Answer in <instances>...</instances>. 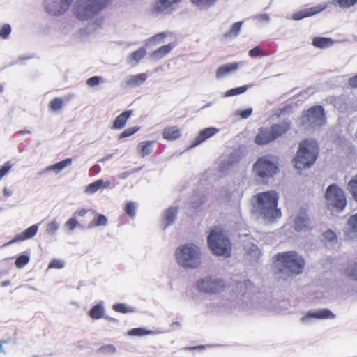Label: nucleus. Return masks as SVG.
Masks as SVG:
<instances>
[{
	"label": "nucleus",
	"instance_id": "61",
	"mask_svg": "<svg viewBox=\"0 0 357 357\" xmlns=\"http://www.w3.org/2000/svg\"><path fill=\"white\" fill-rule=\"evenodd\" d=\"M165 37H166V33H158V34H155V36H153L150 39V41L158 43L162 42Z\"/></svg>",
	"mask_w": 357,
	"mask_h": 357
},
{
	"label": "nucleus",
	"instance_id": "21",
	"mask_svg": "<svg viewBox=\"0 0 357 357\" xmlns=\"http://www.w3.org/2000/svg\"><path fill=\"white\" fill-rule=\"evenodd\" d=\"M219 132V130L218 128H215L214 127H209L203 129L199 132L198 135L192 141L190 147L193 148L195 146H197L198 145L201 144L202 142H205L210 137L214 136L215 134H217Z\"/></svg>",
	"mask_w": 357,
	"mask_h": 357
},
{
	"label": "nucleus",
	"instance_id": "8",
	"mask_svg": "<svg viewBox=\"0 0 357 357\" xmlns=\"http://www.w3.org/2000/svg\"><path fill=\"white\" fill-rule=\"evenodd\" d=\"M325 121V112L321 105L313 106L304 111L300 118L301 125L307 131L320 128L324 124Z\"/></svg>",
	"mask_w": 357,
	"mask_h": 357
},
{
	"label": "nucleus",
	"instance_id": "45",
	"mask_svg": "<svg viewBox=\"0 0 357 357\" xmlns=\"http://www.w3.org/2000/svg\"><path fill=\"white\" fill-rule=\"evenodd\" d=\"M146 54V49L144 47H141L130 54V59L135 61L136 63H138L145 56Z\"/></svg>",
	"mask_w": 357,
	"mask_h": 357
},
{
	"label": "nucleus",
	"instance_id": "35",
	"mask_svg": "<svg viewBox=\"0 0 357 357\" xmlns=\"http://www.w3.org/2000/svg\"><path fill=\"white\" fill-rule=\"evenodd\" d=\"M105 308L102 303H98L90 310L89 316L93 319H100L103 317Z\"/></svg>",
	"mask_w": 357,
	"mask_h": 357
},
{
	"label": "nucleus",
	"instance_id": "16",
	"mask_svg": "<svg viewBox=\"0 0 357 357\" xmlns=\"http://www.w3.org/2000/svg\"><path fill=\"white\" fill-rule=\"evenodd\" d=\"M248 306L250 313L259 312L265 314L273 311L272 302L268 298L255 297L252 299L250 305L248 304Z\"/></svg>",
	"mask_w": 357,
	"mask_h": 357
},
{
	"label": "nucleus",
	"instance_id": "4",
	"mask_svg": "<svg viewBox=\"0 0 357 357\" xmlns=\"http://www.w3.org/2000/svg\"><path fill=\"white\" fill-rule=\"evenodd\" d=\"M319 155V146L313 139H305L298 145L296 155L294 158L295 168L302 170L310 167Z\"/></svg>",
	"mask_w": 357,
	"mask_h": 357
},
{
	"label": "nucleus",
	"instance_id": "44",
	"mask_svg": "<svg viewBox=\"0 0 357 357\" xmlns=\"http://www.w3.org/2000/svg\"><path fill=\"white\" fill-rule=\"evenodd\" d=\"M348 188L354 199L357 202V176L352 178L348 183Z\"/></svg>",
	"mask_w": 357,
	"mask_h": 357
},
{
	"label": "nucleus",
	"instance_id": "53",
	"mask_svg": "<svg viewBox=\"0 0 357 357\" xmlns=\"http://www.w3.org/2000/svg\"><path fill=\"white\" fill-rule=\"evenodd\" d=\"M64 265H65V263L63 261H62L61 259H54L50 262V264L48 265V268H49L60 269V268H63Z\"/></svg>",
	"mask_w": 357,
	"mask_h": 357
},
{
	"label": "nucleus",
	"instance_id": "11",
	"mask_svg": "<svg viewBox=\"0 0 357 357\" xmlns=\"http://www.w3.org/2000/svg\"><path fill=\"white\" fill-rule=\"evenodd\" d=\"M225 287V280L213 275L204 276L196 282V287L199 291L206 294H219L224 290Z\"/></svg>",
	"mask_w": 357,
	"mask_h": 357
},
{
	"label": "nucleus",
	"instance_id": "37",
	"mask_svg": "<svg viewBox=\"0 0 357 357\" xmlns=\"http://www.w3.org/2000/svg\"><path fill=\"white\" fill-rule=\"evenodd\" d=\"M30 261V252H24L23 254L18 256L16 259L15 264L17 268H24Z\"/></svg>",
	"mask_w": 357,
	"mask_h": 357
},
{
	"label": "nucleus",
	"instance_id": "58",
	"mask_svg": "<svg viewBox=\"0 0 357 357\" xmlns=\"http://www.w3.org/2000/svg\"><path fill=\"white\" fill-rule=\"evenodd\" d=\"M248 54L250 56L255 57L258 55L266 56V53L264 52H261L260 48L258 46H257V47L251 49L249 51Z\"/></svg>",
	"mask_w": 357,
	"mask_h": 357
},
{
	"label": "nucleus",
	"instance_id": "34",
	"mask_svg": "<svg viewBox=\"0 0 357 357\" xmlns=\"http://www.w3.org/2000/svg\"><path fill=\"white\" fill-rule=\"evenodd\" d=\"M243 24L242 21L236 22L234 23L230 29L224 34V37L227 38H236L241 31Z\"/></svg>",
	"mask_w": 357,
	"mask_h": 357
},
{
	"label": "nucleus",
	"instance_id": "49",
	"mask_svg": "<svg viewBox=\"0 0 357 357\" xmlns=\"http://www.w3.org/2000/svg\"><path fill=\"white\" fill-rule=\"evenodd\" d=\"M345 271L349 277L357 281V263L351 264Z\"/></svg>",
	"mask_w": 357,
	"mask_h": 357
},
{
	"label": "nucleus",
	"instance_id": "55",
	"mask_svg": "<svg viewBox=\"0 0 357 357\" xmlns=\"http://www.w3.org/2000/svg\"><path fill=\"white\" fill-rule=\"evenodd\" d=\"M105 18L102 16L96 17L92 24L90 26H92V30L96 31L98 29H100L102 27V25L104 22Z\"/></svg>",
	"mask_w": 357,
	"mask_h": 357
},
{
	"label": "nucleus",
	"instance_id": "3",
	"mask_svg": "<svg viewBox=\"0 0 357 357\" xmlns=\"http://www.w3.org/2000/svg\"><path fill=\"white\" fill-rule=\"evenodd\" d=\"M114 0H77L73 8L75 16L86 21L98 15L109 7Z\"/></svg>",
	"mask_w": 357,
	"mask_h": 357
},
{
	"label": "nucleus",
	"instance_id": "32",
	"mask_svg": "<svg viewBox=\"0 0 357 357\" xmlns=\"http://www.w3.org/2000/svg\"><path fill=\"white\" fill-rule=\"evenodd\" d=\"M153 141H144L139 144L138 151L142 157L151 154L153 151Z\"/></svg>",
	"mask_w": 357,
	"mask_h": 357
},
{
	"label": "nucleus",
	"instance_id": "47",
	"mask_svg": "<svg viewBox=\"0 0 357 357\" xmlns=\"http://www.w3.org/2000/svg\"><path fill=\"white\" fill-rule=\"evenodd\" d=\"M248 255L252 261H257L261 255V251L256 245H252L248 251Z\"/></svg>",
	"mask_w": 357,
	"mask_h": 357
},
{
	"label": "nucleus",
	"instance_id": "64",
	"mask_svg": "<svg viewBox=\"0 0 357 357\" xmlns=\"http://www.w3.org/2000/svg\"><path fill=\"white\" fill-rule=\"evenodd\" d=\"M204 348H205V346L199 345V346H195V347H185L184 349L188 350V351H194V350L202 351Z\"/></svg>",
	"mask_w": 357,
	"mask_h": 357
},
{
	"label": "nucleus",
	"instance_id": "26",
	"mask_svg": "<svg viewBox=\"0 0 357 357\" xmlns=\"http://www.w3.org/2000/svg\"><path fill=\"white\" fill-rule=\"evenodd\" d=\"M204 202L205 196L204 195L199 193L194 194L188 200L189 209L194 212L200 211Z\"/></svg>",
	"mask_w": 357,
	"mask_h": 357
},
{
	"label": "nucleus",
	"instance_id": "27",
	"mask_svg": "<svg viewBox=\"0 0 357 357\" xmlns=\"http://www.w3.org/2000/svg\"><path fill=\"white\" fill-rule=\"evenodd\" d=\"M238 68V63H228L220 66L216 70L215 77L220 79L222 77L227 76L231 73L235 72Z\"/></svg>",
	"mask_w": 357,
	"mask_h": 357
},
{
	"label": "nucleus",
	"instance_id": "30",
	"mask_svg": "<svg viewBox=\"0 0 357 357\" xmlns=\"http://www.w3.org/2000/svg\"><path fill=\"white\" fill-rule=\"evenodd\" d=\"M162 135L165 139L175 140L181 136V132L176 126H171L163 130Z\"/></svg>",
	"mask_w": 357,
	"mask_h": 357
},
{
	"label": "nucleus",
	"instance_id": "33",
	"mask_svg": "<svg viewBox=\"0 0 357 357\" xmlns=\"http://www.w3.org/2000/svg\"><path fill=\"white\" fill-rule=\"evenodd\" d=\"M72 163V159L68 158L66 159H64L56 164H54L52 165H50L45 168L44 170L45 172L48 171H54L56 173L62 171L66 167L70 165Z\"/></svg>",
	"mask_w": 357,
	"mask_h": 357
},
{
	"label": "nucleus",
	"instance_id": "46",
	"mask_svg": "<svg viewBox=\"0 0 357 357\" xmlns=\"http://www.w3.org/2000/svg\"><path fill=\"white\" fill-rule=\"evenodd\" d=\"M59 227V223L56 221V219H54L47 223L45 231L47 234L53 235L58 231Z\"/></svg>",
	"mask_w": 357,
	"mask_h": 357
},
{
	"label": "nucleus",
	"instance_id": "51",
	"mask_svg": "<svg viewBox=\"0 0 357 357\" xmlns=\"http://www.w3.org/2000/svg\"><path fill=\"white\" fill-rule=\"evenodd\" d=\"M139 130V127H138V126L126 128L121 133V135H119V139L128 137L132 135L133 134H135Z\"/></svg>",
	"mask_w": 357,
	"mask_h": 357
},
{
	"label": "nucleus",
	"instance_id": "63",
	"mask_svg": "<svg viewBox=\"0 0 357 357\" xmlns=\"http://www.w3.org/2000/svg\"><path fill=\"white\" fill-rule=\"evenodd\" d=\"M349 85L352 88H357V75L349 79Z\"/></svg>",
	"mask_w": 357,
	"mask_h": 357
},
{
	"label": "nucleus",
	"instance_id": "40",
	"mask_svg": "<svg viewBox=\"0 0 357 357\" xmlns=\"http://www.w3.org/2000/svg\"><path fill=\"white\" fill-rule=\"evenodd\" d=\"M217 0H191L192 3L200 9H208L213 6Z\"/></svg>",
	"mask_w": 357,
	"mask_h": 357
},
{
	"label": "nucleus",
	"instance_id": "28",
	"mask_svg": "<svg viewBox=\"0 0 357 357\" xmlns=\"http://www.w3.org/2000/svg\"><path fill=\"white\" fill-rule=\"evenodd\" d=\"M345 234L349 238H357V213L348 219Z\"/></svg>",
	"mask_w": 357,
	"mask_h": 357
},
{
	"label": "nucleus",
	"instance_id": "42",
	"mask_svg": "<svg viewBox=\"0 0 357 357\" xmlns=\"http://www.w3.org/2000/svg\"><path fill=\"white\" fill-rule=\"evenodd\" d=\"M107 224V218L104 215H98V216L93 220V222L88 225V228H92L94 226H105Z\"/></svg>",
	"mask_w": 357,
	"mask_h": 357
},
{
	"label": "nucleus",
	"instance_id": "50",
	"mask_svg": "<svg viewBox=\"0 0 357 357\" xmlns=\"http://www.w3.org/2000/svg\"><path fill=\"white\" fill-rule=\"evenodd\" d=\"M63 106V100L60 98H55L52 100L50 102V107L52 110L57 111L60 109Z\"/></svg>",
	"mask_w": 357,
	"mask_h": 357
},
{
	"label": "nucleus",
	"instance_id": "29",
	"mask_svg": "<svg viewBox=\"0 0 357 357\" xmlns=\"http://www.w3.org/2000/svg\"><path fill=\"white\" fill-rule=\"evenodd\" d=\"M132 114V110H126L116 117L114 121L112 128L116 130L122 129L128 119L130 117Z\"/></svg>",
	"mask_w": 357,
	"mask_h": 357
},
{
	"label": "nucleus",
	"instance_id": "54",
	"mask_svg": "<svg viewBox=\"0 0 357 357\" xmlns=\"http://www.w3.org/2000/svg\"><path fill=\"white\" fill-rule=\"evenodd\" d=\"M11 33V26L8 24H5L0 29V38H6Z\"/></svg>",
	"mask_w": 357,
	"mask_h": 357
},
{
	"label": "nucleus",
	"instance_id": "5",
	"mask_svg": "<svg viewBox=\"0 0 357 357\" xmlns=\"http://www.w3.org/2000/svg\"><path fill=\"white\" fill-rule=\"evenodd\" d=\"M177 264L184 268L195 269L202 262L199 248L191 243L180 245L175 252Z\"/></svg>",
	"mask_w": 357,
	"mask_h": 357
},
{
	"label": "nucleus",
	"instance_id": "15",
	"mask_svg": "<svg viewBox=\"0 0 357 357\" xmlns=\"http://www.w3.org/2000/svg\"><path fill=\"white\" fill-rule=\"evenodd\" d=\"M244 157L243 150L241 148L234 149L218 165V171L224 173L230 168L236 166Z\"/></svg>",
	"mask_w": 357,
	"mask_h": 357
},
{
	"label": "nucleus",
	"instance_id": "7",
	"mask_svg": "<svg viewBox=\"0 0 357 357\" xmlns=\"http://www.w3.org/2000/svg\"><path fill=\"white\" fill-rule=\"evenodd\" d=\"M324 197L327 208L333 215L342 212L347 206L345 194L343 190L335 183L327 187Z\"/></svg>",
	"mask_w": 357,
	"mask_h": 357
},
{
	"label": "nucleus",
	"instance_id": "14",
	"mask_svg": "<svg viewBox=\"0 0 357 357\" xmlns=\"http://www.w3.org/2000/svg\"><path fill=\"white\" fill-rule=\"evenodd\" d=\"M331 102L334 107L341 112H352L356 110V97L354 95L342 94L334 97Z\"/></svg>",
	"mask_w": 357,
	"mask_h": 357
},
{
	"label": "nucleus",
	"instance_id": "1",
	"mask_svg": "<svg viewBox=\"0 0 357 357\" xmlns=\"http://www.w3.org/2000/svg\"><path fill=\"white\" fill-rule=\"evenodd\" d=\"M274 259L275 275L279 279L287 280L301 274L303 271L304 259L295 251L279 252Z\"/></svg>",
	"mask_w": 357,
	"mask_h": 357
},
{
	"label": "nucleus",
	"instance_id": "22",
	"mask_svg": "<svg viewBox=\"0 0 357 357\" xmlns=\"http://www.w3.org/2000/svg\"><path fill=\"white\" fill-rule=\"evenodd\" d=\"M275 140L270 128H261L255 138V142L258 145H265Z\"/></svg>",
	"mask_w": 357,
	"mask_h": 357
},
{
	"label": "nucleus",
	"instance_id": "25",
	"mask_svg": "<svg viewBox=\"0 0 357 357\" xmlns=\"http://www.w3.org/2000/svg\"><path fill=\"white\" fill-rule=\"evenodd\" d=\"M106 188H112L111 182L109 181L98 179L88 185L84 190V192L92 195L96 192L99 189Z\"/></svg>",
	"mask_w": 357,
	"mask_h": 357
},
{
	"label": "nucleus",
	"instance_id": "38",
	"mask_svg": "<svg viewBox=\"0 0 357 357\" xmlns=\"http://www.w3.org/2000/svg\"><path fill=\"white\" fill-rule=\"evenodd\" d=\"M112 309L119 313L126 314L136 312V309L132 306H128L125 303H116L112 306Z\"/></svg>",
	"mask_w": 357,
	"mask_h": 357
},
{
	"label": "nucleus",
	"instance_id": "60",
	"mask_svg": "<svg viewBox=\"0 0 357 357\" xmlns=\"http://www.w3.org/2000/svg\"><path fill=\"white\" fill-rule=\"evenodd\" d=\"M101 77L98 76H93L89 78L86 81V84L90 86H95L99 84Z\"/></svg>",
	"mask_w": 357,
	"mask_h": 357
},
{
	"label": "nucleus",
	"instance_id": "2",
	"mask_svg": "<svg viewBox=\"0 0 357 357\" xmlns=\"http://www.w3.org/2000/svg\"><path fill=\"white\" fill-rule=\"evenodd\" d=\"M254 198L253 212L261 216L264 220L273 221L282 216L281 210L278 208L279 195L275 190L257 193Z\"/></svg>",
	"mask_w": 357,
	"mask_h": 357
},
{
	"label": "nucleus",
	"instance_id": "59",
	"mask_svg": "<svg viewBox=\"0 0 357 357\" xmlns=\"http://www.w3.org/2000/svg\"><path fill=\"white\" fill-rule=\"evenodd\" d=\"M255 18L257 20L258 23L265 22L266 24H268L270 21V17L268 14L264 13L256 15Z\"/></svg>",
	"mask_w": 357,
	"mask_h": 357
},
{
	"label": "nucleus",
	"instance_id": "24",
	"mask_svg": "<svg viewBox=\"0 0 357 357\" xmlns=\"http://www.w3.org/2000/svg\"><path fill=\"white\" fill-rule=\"evenodd\" d=\"M275 139L281 137L291 128V121L289 120L283 121L281 123L273 124L270 127Z\"/></svg>",
	"mask_w": 357,
	"mask_h": 357
},
{
	"label": "nucleus",
	"instance_id": "13",
	"mask_svg": "<svg viewBox=\"0 0 357 357\" xmlns=\"http://www.w3.org/2000/svg\"><path fill=\"white\" fill-rule=\"evenodd\" d=\"M73 0H43L45 10L52 16L63 15Z\"/></svg>",
	"mask_w": 357,
	"mask_h": 357
},
{
	"label": "nucleus",
	"instance_id": "52",
	"mask_svg": "<svg viewBox=\"0 0 357 357\" xmlns=\"http://www.w3.org/2000/svg\"><path fill=\"white\" fill-rule=\"evenodd\" d=\"M252 113V109L251 107L247 108L244 110H236L234 112L235 116H240L241 119H248Z\"/></svg>",
	"mask_w": 357,
	"mask_h": 357
},
{
	"label": "nucleus",
	"instance_id": "20",
	"mask_svg": "<svg viewBox=\"0 0 357 357\" xmlns=\"http://www.w3.org/2000/svg\"><path fill=\"white\" fill-rule=\"evenodd\" d=\"M38 230V225H33L28 227L23 232L19 233L15 236V237L10 241L3 244V247L9 246L13 243L24 241L28 239H31L34 237Z\"/></svg>",
	"mask_w": 357,
	"mask_h": 357
},
{
	"label": "nucleus",
	"instance_id": "57",
	"mask_svg": "<svg viewBox=\"0 0 357 357\" xmlns=\"http://www.w3.org/2000/svg\"><path fill=\"white\" fill-rule=\"evenodd\" d=\"M323 236L326 240L330 242H333L337 240L336 234L331 229H328L327 231H326L323 234Z\"/></svg>",
	"mask_w": 357,
	"mask_h": 357
},
{
	"label": "nucleus",
	"instance_id": "43",
	"mask_svg": "<svg viewBox=\"0 0 357 357\" xmlns=\"http://www.w3.org/2000/svg\"><path fill=\"white\" fill-rule=\"evenodd\" d=\"M77 227H83V226L78 222L75 217L69 218L64 224V228L69 231H73Z\"/></svg>",
	"mask_w": 357,
	"mask_h": 357
},
{
	"label": "nucleus",
	"instance_id": "9",
	"mask_svg": "<svg viewBox=\"0 0 357 357\" xmlns=\"http://www.w3.org/2000/svg\"><path fill=\"white\" fill-rule=\"evenodd\" d=\"M356 3L357 0H331L327 3L319 4L314 7L301 9L294 13L291 16V19L293 20L298 21L319 13L324 10L328 7L329 3L337 4L341 8H349L355 5Z\"/></svg>",
	"mask_w": 357,
	"mask_h": 357
},
{
	"label": "nucleus",
	"instance_id": "62",
	"mask_svg": "<svg viewBox=\"0 0 357 357\" xmlns=\"http://www.w3.org/2000/svg\"><path fill=\"white\" fill-rule=\"evenodd\" d=\"M101 351H107L109 353H114L116 351V348L112 344H107L102 346L99 349Z\"/></svg>",
	"mask_w": 357,
	"mask_h": 357
},
{
	"label": "nucleus",
	"instance_id": "17",
	"mask_svg": "<svg viewBox=\"0 0 357 357\" xmlns=\"http://www.w3.org/2000/svg\"><path fill=\"white\" fill-rule=\"evenodd\" d=\"M335 314L333 313L329 309L322 308L314 310H310L305 316L301 317V321L305 324L310 323L312 319H333L335 318Z\"/></svg>",
	"mask_w": 357,
	"mask_h": 357
},
{
	"label": "nucleus",
	"instance_id": "19",
	"mask_svg": "<svg viewBox=\"0 0 357 357\" xmlns=\"http://www.w3.org/2000/svg\"><path fill=\"white\" fill-rule=\"evenodd\" d=\"M147 79L146 73H139L137 75L126 76L121 83L122 88H136L144 83Z\"/></svg>",
	"mask_w": 357,
	"mask_h": 357
},
{
	"label": "nucleus",
	"instance_id": "23",
	"mask_svg": "<svg viewBox=\"0 0 357 357\" xmlns=\"http://www.w3.org/2000/svg\"><path fill=\"white\" fill-rule=\"evenodd\" d=\"M178 206H170L164 211L162 218V227L163 229L174 222L178 215Z\"/></svg>",
	"mask_w": 357,
	"mask_h": 357
},
{
	"label": "nucleus",
	"instance_id": "10",
	"mask_svg": "<svg viewBox=\"0 0 357 357\" xmlns=\"http://www.w3.org/2000/svg\"><path fill=\"white\" fill-rule=\"evenodd\" d=\"M253 171L261 181H267L270 178L277 174L278 167L277 163L273 162L269 155L259 158L253 165Z\"/></svg>",
	"mask_w": 357,
	"mask_h": 357
},
{
	"label": "nucleus",
	"instance_id": "39",
	"mask_svg": "<svg viewBox=\"0 0 357 357\" xmlns=\"http://www.w3.org/2000/svg\"><path fill=\"white\" fill-rule=\"evenodd\" d=\"M251 86L249 85H243L242 86L236 87L231 89H229L227 91L225 94L224 97H230V96H234L236 95H239L241 93H245Z\"/></svg>",
	"mask_w": 357,
	"mask_h": 357
},
{
	"label": "nucleus",
	"instance_id": "36",
	"mask_svg": "<svg viewBox=\"0 0 357 357\" xmlns=\"http://www.w3.org/2000/svg\"><path fill=\"white\" fill-rule=\"evenodd\" d=\"M171 44H167L159 47L158 50L154 51L152 54V57L155 59H160L165 56L172 49Z\"/></svg>",
	"mask_w": 357,
	"mask_h": 357
},
{
	"label": "nucleus",
	"instance_id": "31",
	"mask_svg": "<svg viewBox=\"0 0 357 357\" xmlns=\"http://www.w3.org/2000/svg\"><path fill=\"white\" fill-rule=\"evenodd\" d=\"M312 45L320 49L329 47L333 45V39L326 37H314L312 40Z\"/></svg>",
	"mask_w": 357,
	"mask_h": 357
},
{
	"label": "nucleus",
	"instance_id": "56",
	"mask_svg": "<svg viewBox=\"0 0 357 357\" xmlns=\"http://www.w3.org/2000/svg\"><path fill=\"white\" fill-rule=\"evenodd\" d=\"M12 168V165L10 162H6L0 168V180L6 175Z\"/></svg>",
	"mask_w": 357,
	"mask_h": 357
},
{
	"label": "nucleus",
	"instance_id": "41",
	"mask_svg": "<svg viewBox=\"0 0 357 357\" xmlns=\"http://www.w3.org/2000/svg\"><path fill=\"white\" fill-rule=\"evenodd\" d=\"M153 332L151 330H146L144 328H135L128 331V334L130 336H142L145 335H151Z\"/></svg>",
	"mask_w": 357,
	"mask_h": 357
},
{
	"label": "nucleus",
	"instance_id": "18",
	"mask_svg": "<svg viewBox=\"0 0 357 357\" xmlns=\"http://www.w3.org/2000/svg\"><path fill=\"white\" fill-rule=\"evenodd\" d=\"M181 0H158L154 7L153 12L156 15L169 14L175 10L176 5Z\"/></svg>",
	"mask_w": 357,
	"mask_h": 357
},
{
	"label": "nucleus",
	"instance_id": "48",
	"mask_svg": "<svg viewBox=\"0 0 357 357\" xmlns=\"http://www.w3.org/2000/svg\"><path fill=\"white\" fill-rule=\"evenodd\" d=\"M125 212L129 217L135 218L136 216V205L135 202H127L125 206Z\"/></svg>",
	"mask_w": 357,
	"mask_h": 357
},
{
	"label": "nucleus",
	"instance_id": "6",
	"mask_svg": "<svg viewBox=\"0 0 357 357\" xmlns=\"http://www.w3.org/2000/svg\"><path fill=\"white\" fill-rule=\"evenodd\" d=\"M207 243L213 255L226 258L231 256V241L220 228L215 227L210 231Z\"/></svg>",
	"mask_w": 357,
	"mask_h": 357
},
{
	"label": "nucleus",
	"instance_id": "12",
	"mask_svg": "<svg viewBox=\"0 0 357 357\" xmlns=\"http://www.w3.org/2000/svg\"><path fill=\"white\" fill-rule=\"evenodd\" d=\"M294 230L297 232H310L313 229V222L309 211L301 208L294 218Z\"/></svg>",
	"mask_w": 357,
	"mask_h": 357
}]
</instances>
